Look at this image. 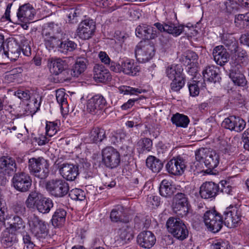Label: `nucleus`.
<instances>
[{
	"mask_svg": "<svg viewBox=\"0 0 249 249\" xmlns=\"http://www.w3.org/2000/svg\"><path fill=\"white\" fill-rule=\"evenodd\" d=\"M83 14L81 9L71 8L67 10V21L70 23H76L78 21V18Z\"/></svg>",
	"mask_w": 249,
	"mask_h": 249,
	"instance_id": "nucleus-43",
	"label": "nucleus"
},
{
	"mask_svg": "<svg viewBox=\"0 0 249 249\" xmlns=\"http://www.w3.org/2000/svg\"><path fill=\"white\" fill-rule=\"evenodd\" d=\"M46 189L50 193L55 197H63L69 190L68 183L62 179H52L46 184Z\"/></svg>",
	"mask_w": 249,
	"mask_h": 249,
	"instance_id": "nucleus-10",
	"label": "nucleus"
},
{
	"mask_svg": "<svg viewBox=\"0 0 249 249\" xmlns=\"http://www.w3.org/2000/svg\"><path fill=\"white\" fill-rule=\"evenodd\" d=\"M23 242L25 244V247L28 249H33L35 247L34 242L31 240V236L26 233L23 236Z\"/></svg>",
	"mask_w": 249,
	"mask_h": 249,
	"instance_id": "nucleus-57",
	"label": "nucleus"
},
{
	"mask_svg": "<svg viewBox=\"0 0 249 249\" xmlns=\"http://www.w3.org/2000/svg\"><path fill=\"white\" fill-rule=\"evenodd\" d=\"M50 141L48 137L44 135H40L38 137L36 138V142L39 145H43L48 143Z\"/></svg>",
	"mask_w": 249,
	"mask_h": 249,
	"instance_id": "nucleus-61",
	"label": "nucleus"
},
{
	"mask_svg": "<svg viewBox=\"0 0 249 249\" xmlns=\"http://www.w3.org/2000/svg\"><path fill=\"white\" fill-rule=\"evenodd\" d=\"M59 172L63 178L69 181H73L79 174L78 167L73 164L63 163L60 167Z\"/></svg>",
	"mask_w": 249,
	"mask_h": 249,
	"instance_id": "nucleus-23",
	"label": "nucleus"
},
{
	"mask_svg": "<svg viewBox=\"0 0 249 249\" xmlns=\"http://www.w3.org/2000/svg\"><path fill=\"white\" fill-rule=\"evenodd\" d=\"M66 96H68L66 95L65 93L60 89L56 90V99L57 102L60 106L61 108H63V106H67V101Z\"/></svg>",
	"mask_w": 249,
	"mask_h": 249,
	"instance_id": "nucleus-52",
	"label": "nucleus"
},
{
	"mask_svg": "<svg viewBox=\"0 0 249 249\" xmlns=\"http://www.w3.org/2000/svg\"><path fill=\"white\" fill-rule=\"evenodd\" d=\"M86 69V64L85 61L82 59L77 60L71 69V74L74 77H78Z\"/></svg>",
	"mask_w": 249,
	"mask_h": 249,
	"instance_id": "nucleus-46",
	"label": "nucleus"
},
{
	"mask_svg": "<svg viewBox=\"0 0 249 249\" xmlns=\"http://www.w3.org/2000/svg\"><path fill=\"white\" fill-rule=\"evenodd\" d=\"M139 100L138 98L130 99L128 101L124 103L122 106L121 108L122 110H127L131 108L134 105V103Z\"/></svg>",
	"mask_w": 249,
	"mask_h": 249,
	"instance_id": "nucleus-62",
	"label": "nucleus"
},
{
	"mask_svg": "<svg viewBox=\"0 0 249 249\" xmlns=\"http://www.w3.org/2000/svg\"><path fill=\"white\" fill-rule=\"evenodd\" d=\"M106 104L105 98L101 95L97 94L88 100L87 110L92 114H97L104 109Z\"/></svg>",
	"mask_w": 249,
	"mask_h": 249,
	"instance_id": "nucleus-18",
	"label": "nucleus"
},
{
	"mask_svg": "<svg viewBox=\"0 0 249 249\" xmlns=\"http://www.w3.org/2000/svg\"><path fill=\"white\" fill-rule=\"evenodd\" d=\"M10 230L6 228L1 234V243L4 248L11 247L17 241L15 234L10 232Z\"/></svg>",
	"mask_w": 249,
	"mask_h": 249,
	"instance_id": "nucleus-33",
	"label": "nucleus"
},
{
	"mask_svg": "<svg viewBox=\"0 0 249 249\" xmlns=\"http://www.w3.org/2000/svg\"><path fill=\"white\" fill-rule=\"evenodd\" d=\"M183 68L180 65L173 64L168 66L165 71L166 76L171 80L180 78L184 76L182 74Z\"/></svg>",
	"mask_w": 249,
	"mask_h": 249,
	"instance_id": "nucleus-32",
	"label": "nucleus"
},
{
	"mask_svg": "<svg viewBox=\"0 0 249 249\" xmlns=\"http://www.w3.org/2000/svg\"><path fill=\"white\" fill-rule=\"evenodd\" d=\"M198 58V55L195 52L188 51L186 52L184 61L185 64L188 66V69H195L196 67Z\"/></svg>",
	"mask_w": 249,
	"mask_h": 249,
	"instance_id": "nucleus-42",
	"label": "nucleus"
},
{
	"mask_svg": "<svg viewBox=\"0 0 249 249\" xmlns=\"http://www.w3.org/2000/svg\"><path fill=\"white\" fill-rule=\"evenodd\" d=\"M135 53L137 60L140 62L144 63L154 56L155 49L153 45L148 41H141L136 46Z\"/></svg>",
	"mask_w": 249,
	"mask_h": 249,
	"instance_id": "nucleus-9",
	"label": "nucleus"
},
{
	"mask_svg": "<svg viewBox=\"0 0 249 249\" xmlns=\"http://www.w3.org/2000/svg\"><path fill=\"white\" fill-rule=\"evenodd\" d=\"M28 168L31 174L41 179L47 178L49 173L48 161L42 157L30 159Z\"/></svg>",
	"mask_w": 249,
	"mask_h": 249,
	"instance_id": "nucleus-3",
	"label": "nucleus"
},
{
	"mask_svg": "<svg viewBox=\"0 0 249 249\" xmlns=\"http://www.w3.org/2000/svg\"><path fill=\"white\" fill-rule=\"evenodd\" d=\"M106 138V132L104 129L96 127L92 129L89 137L91 142L98 143L101 142Z\"/></svg>",
	"mask_w": 249,
	"mask_h": 249,
	"instance_id": "nucleus-40",
	"label": "nucleus"
},
{
	"mask_svg": "<svg viewBox=\"0 0 249 249\" xmlns=\"http://www.w3.org/2000/svg\"><path fill=\"white\" fill-rule=\"evenodd\" d=\"M46 134L48 137H51L54 135L58 129V123L56 122H46Z\"/></svg>",
	"mask_w": 249,
	"mask_h": 249,
	"instance_id": "nucleus-48",
	"label": "nucleus"
},
{
	"mask_svg": "<svg viewBox=\"0 0 249 249\" xmlns=\"http://www.w3.org/2000/svg\"><path fill=\"white\" fill-rule=\"evenodd\" d=\"M102 163L107 168L113 169L118 167L120 163L119 152L111 146L107 147L102 151Z\"/></svg>",
	"mask_w": 249,
	"mask_h": 249,
	"instance_id": "nucleus-8",
	"label": "nucleus"
},
{
	"mask_svg": "<svg viewBox=\"0 0 249 249\" xmlns=\"http://www.w3.org/2000/svg\"><path fill=\"white\" fill-rule=\"evenodd\" d=\"M135 32L137 37L144 39H152L157 36V32L155 28L145 24L139 25Z\"/></svg>",
	"mask_w": 249,
	"mask_h": 249,
	"instance_id": "nucleus-22",
	"label": "nucleus"
},
{
	"mask_svg": "<svg viewBox=\"0 0 249 249\" xmlns=\"http://www.w3.org/2000/svg\"><path fill=\"white\" fill-rule=\"evenodd\" d=\"M35 9L30 3L20 6L17 13L19 22L27 23L33 20L35 15Z\"/></svg>",
	"mask_w": 249,
	"mask_h": 249,
	"instance_id": "nucleus-19",
	"label": "nucleus"
},
{
	"mask_svg": "<svg viewBox=\"0 0 249 249\" xmlns=\"http://www.w3.org/2000/svg\"><path fill=\"white\" fill-rule=\"evenodd\" d=\"M67 214L66 211L61 208L57 209L54 213L52 219V223L54 227H59L63 225L66 220Z\"/></svg>",
	"mask_w": 249,
	"mask_h": 249,
	"instance_id": "nucleus-34",
	"label": "nucleus"
},
{
	"mask_svg": "<svg viewBox=\"0 0 249 249\" xmlns=\"http://www.w3.org/2000/svg\"><path fill=\"white\" fill-rule=\"evenodd\" d=\"M123 209L122 206H118L114 209L110 213V217L112 221H124L123 218Z\"/></svg>",
	"mask_w": 249,
	"mask_h": 249,
	"instance_id": "nucleus-47",
	"label": "nucleus"
},
{
	"mask_svg": "<svg viewBox=\"0 0 249 249\" xmlns=\"http://www.w3.org/2000/svg\"><path fill=\"white\" fill-rule=\"evenodd\" d=\"M152 145V141L150 139L144 138L138 141L136 144V148L140 154H143L150 151Z\"/></svg>",
	"mask_w": 249,
	"mask_h": 249,
	"instance_id": "nucleus-37",
	"label": "nucleus"
},
{
	"mask_svg": "<svg viewBox=\"0 0 249 249\" xmlns=\"http://www.w3.org/2000/svg\"><path fill=\"white\" fill-rule=\"evenodd\" d=\"M203 220L208 229L213 232L219 231L222 227L223 218L214 210L207 211L204 214Z\"/></svg>",
	"mask_w": 249,
	"mask_h": 249,
	"instance_id": "nucleus-6",
	"label": "nucleus"
},
{
	"mask_svg": "<svg viewBox=\"0 0 249 249\" xmlns=\"http://www.w3.org/2000/svg\"><path fill=\"white\" fill-rule=\"evenodd\" d=\"M223 42L227 47H230L231 46H232V47L234 48V50L235 47H236V43L235 42L234 38L233 37L228 35H226L223 36Z\"/></svg>",
	"mask_w": 249,
	"mask_h": 249,
	"instance_id": "nucleus-55",
	"label": "nucleus"
},
{
	"mask_svg": "<svg viewBox=\"0 0 249 249\" xmlns=\"http://www.w3.org/2000/svg\"><path fill=\"white\" fill-rule=\"evenodd\" d=\"M128 12L130 17L133 20H137L139 19L141 15L140 10L138 9H134L132 8L129 9Z\"/></svg>",
	"mask_w": 249,
	"mask_h": 249,
	"instance_id": "nucleus-60",
	"label": "nucleus"
},
{
	"mask_svg": "<svg viewBox=\"0 0 249 249\" xmlns=\"http://www.w3.org/2000/svg\"><path fill=\"white\" fill-rule=\"evenodd\" d=\"M28 224L30 231L37 238H44L47 235V223L35 214L28 217Z\"/></svg>",
	"mask_w": 249,
	"mask_h": 249,
	"instance_id": "nucleus-7",
	"label": "nucleus"
},
{
	"mask_svg": "<svg viewBox=\"0 0 249 249\" xmlns=\"http://www.w3.org/2000/svg\"><path fill=\"white\" fill-rule=\"evenodd\" d=\"M69 196L72 200L83 201L85 199L84 192L77 188L73 189L69 192Z\"/></svg>",
	"mask_w": 249,
	"mask_h": 249,
	"instance_id": "nucleus-49",
	"label": "nucleus"
},
{
	"mask_svg": "<svg viewBox=\"0 0 249 249\" xmlns=\"http://www.w3.org/2000/svg\"><path fill=\"white\" fill-rule=\"evenodd\" d=\"M146 164L147 167L154 173H159L163 167L161 161L153 156H149L147 158Z\"/></svg>",
	"mask_w": 249,
	"mask_h": 249,
	"instance_id": "nucleus-35",
	"label": "nucleus"
},
{
	"mask_svg": "<svg viewBox=\"0 0 249 249\" xmlns=\"http://www.w3.org/2000/svg\"><path fill=\"white\" fill-rule=\"evenodd\" d=\"M16 169L15 160L9 157H2L0 158V170L4 174L10 175L13 174Z\"/></svg>",
	"mask_w": 249,
	"mask_h": 249,
	"instance_id": "nucleus-27",
	"label": "nucleus"
},
{
	"mask_svg": "<svg viewBox=\"0 0 249 249\" xmlns=\"http://www.w3.org/2000/svg\"><path fill=\"white\" fill-rule=\"evenodd\" d=\"M172 207L174 212L180 217L187 215L189 211L187 196L183 193H177L174 197Z\"/></svg>",
	"mask_w": 249,
	"mask_h": 249,
	"instance_id": "nucleus-11",
	"label": "nucleus"
},
{
	"mask_svg": "<svg viewBox=\"0 0 249 249\" xmlns=\"http://www.w3.org/2000/svg\"><path fill=\"white\" fill-rule=\"evenodd\" d=\"M218 189L216 184L213 182H206L201 185L199 193L202 198L207 199L214 197Z\"/></svg>",
	"mask_w": 249,
	"mask_h": 249,
	"instance_id": "nucleus-25",
	"label": "nucleus"
},
{
	"mask_svg": "<svg viewBox=\"0 0 249 249\" xmlns=\"http://www.w3.org/2000/svg\"><path fill=\"white\" fill-rule=\"evenodd\" d=\"M202 74L204 81L209 82L216 83L220 79L219 69L215 66L206 67L203 71Z\"/></svg>",
	"mask_w": 249,
	"mask_h": 249,
	"instance_id": "nucleus-28",
	"label": "nucleus"
},
{
	"mask_svg": "<svg viewBox=\"0 0 249 249\" xmlns=\"http://www.w3.org/2000/svg\"><path fill=\"white\" fill-rule=\"evenodd\" d=\"M5 203L4 201L0 198V221L4 222L5 220Z\"/></svg>",
	"mask_w": 249,
	"mask_h": 249,
	"instance_id": "nucleus-59",
	"label": "nucleus"
},
{
	"mask_svg": "<svg viewBox=\"0 0 249 249\" xmlns=\"http://www.w3.org/2000/svg\"><path fill=\"white\" fill-rule=\"evenodd\" d=\"M171 83V89L174 91H178L185 84L184 76L181 77L180 78H176L172 79Z\"/></svg>",
	"mask_w": 249,
	"mask_h": 249,
	"instance_id": "nucleus-51",
	"label": "nucleus"
},
{
	"mask_svg": "<svg viewBox=\"0 0 249 249\" xmlns=\"http://www.w3.org/2000/svg\"><path fill=\"white\" fill-rule=\"evenodd\" d=\"M245 121L238 116H230L225 118L222 123V125L231 131L239 132L245 127Z\"/></svg>",
	"mask_w": 249,
	"mask_h": 249,
	"instance_id": "nucleus-17",
	"label": "nucleus"
},
{
	"mask_svg": "<svg viewBox=\"0 0 249 249\" xmlns=\"http://www.w3.org/2000/svg\"><path fill=\"white\" fill-rule=\"evenodd\" d=\"M171 121L173 124L177 127L183 128L187 127L190 122V120L187 116L178 113L173 115L171 118Z\"/></svg>",
	"mask_w": 249,
	"mask_h": 249,
	"instance_id": "nucleus-38",
	"label": "nucleus"
},
{
	"mask_svg": "<svg viewBox=\"0 0 249 249\" xmlns=\"http://www.w3.org/2000/svg\"><path fill=\"white\" fill-rule=\"evenodd\" d=\"M249 22V13L245 14H239L235 16V23L237 26H240L242 24L244 25L245 23Z\"/></svg>",
	"mask_w": 249,
	"mask_h": 249,
	"instance_id": "nucleus-54",
	"label": "nucleus"
},
{
	"mask_svg": "<svg viewBox=\"0 0 249 249\" xmlns=\"http://www.w3.org/2000/svg\"><path fill=\"white\" fill-rule=\"evenodd\" d=\"M200 84L199 81H193L192 83L189 84L188 88L191 96L195 97L199 94V86Z\"/></svg>",
	"mask_w": 249,
	"mask_h": 249,
	"instance_id": "nucleus-53",
	"label": "nucleus"
},
{
	"mask_svg": "<svg viewBox=\"0 0 249 249\" xmlns=\"http://www.w3.org/2000/svg\"><path fill=\"white\" fill-rule=\"evenodd\" d=\"M48 67L51 73L57 75L62 73L66 66L65 61L60 58H50L48 60Z\"/></svg>",
	"mask_w": 249,
	"mask_h": 249,
	"instance_id": "nucleus-26",
	"label": "nucleus"
},
{
	"mask_svg": "<svg viewBox=\"0 0 249 249\" xmlns=\"http://www.w3.org/2000/svg\"><path fill=\"white\" fill-rule=\"evenodd\" d=\"M166 227L168 231L178 240H183L188 235L186 226L179 218L170 217L167 221Z\"/></svg>",
	"mask_w": 249,
	"mask_h": 249,
	"instance_id": "nucleus-4",
	"label": "nucleus"
},
{
	"mask_svg": "<svg viewBox=\"0 0 249 249\" xmlns=\"http://www.w3.org/2000/svg\"><path fill=\"white\" fill-rule=\"evenodd\" d=\"M195 158L198 162L204 163L207 168V173H211L219 163V155L215 151L206 148H202L197 150L195 153Z\"/></svg>",
	"mask_w": 249,
	"mask_h": 249,
	"instance_id": "nucleus-2",
	"label": "nucleus"
},
{
	"mask_svg": "<svg viewBox=\"0 0 249 249\" xmlns=\"http://www.w3.org/2000/svg\"><path fill=\"white\" fill-rule=\"evenodd\" d=\"M15 95L20 99L27 100L30 98L31 95L28 90L19 89L15 92Z\"/></svg>",
	"mask_w": 249,
	"mask_h": 249,
	"instance_id": "nucleus-56",
	"label": "nucleus"
},
{
	"mask_svg": "<svg viewBox=\"0 0 249 249\" xmlns=\"http://www.w3.org/2000/svg\"><path fill=\"white\" fill-rule=\"evenodd\" d=\"M77 45L73 41L67 40L61 42L58 45V51L61 53L67 54L71 52L76 48Z\"/></svg>",
	"mask_w": 249,
	"mask_h": 249,
	"instance_id": "nucleus-44",
	"label": "nucleus"
},
{
	"mask_svg": "<svg viewBox=\"0 0 249 249\" xmlns=\"http://www.w3.org/2000/svg\"><path fill=\"white\" fill-rule=\"evenodd\" d=\"M7 51H3L4 56L12 61L16 60L20 54L19 46L15 42H11L7 44Z\"/></svg>",
	"mask_w": 249,
	"mask_h": 249,
	"instance_id": "nucleus-31",
	"label": "nucleus"
},
{
	"mask_svg": "<svg viewBox=\"0 0 249 249\" xmlns=\"http://www.w3.org/2000/svg\"><path fill=\"white\" fill-rule=\"evenodd\" d=\"M42 198L40 194L36 191L31 192L25 201V204L27 208L30 209H36V204Z\"/></svg>",
	"mask_w": 249,
	"mask_h": 249,
	"instance_id": "nucleus-41",
	"label": "nucleus"
},
{
	"mask_svg": "<svg viewBox=\"0 0 249 249\" xmlns=\"http://www.w3.org/2000/svg\"><path fill=\"white\" fill-rule=\"evenodd\" d=\"M168 172L175 176H180L183 174L186 168V162L181 156L173 157L166 164Z\"/></svg>",
	"mask_w": 249,
	"mask_h": 249,
	"instance_id": "nucleus-13",
	"label": "nucleus"
},
{
	"mask_svg": "<svg viewBox=\"0 0 249 249\" xmlns=\"http://www.w3.org/2000/svg\"><path fill=\"white\" fill-rule=\"evenodd\" d=\"M134 237L132 223H128L124 225L118 231L116 242L124 244L130 241Z\"/></svg>",
	"mask_w": 249,
	"mask_h": 249,
	"instance_id": "nucleus-20",
	"label": "nucleus"
},
{
	"mask_svg": "<svg viewBox=\"0 0 249 249\" xmlns=\"http://www.w3.org/2000/svg\"><path fill=\"white\" fill-rule=\"evenodd\" d=\"M95 4L97 6L101 8H107L111 5V0H96Z\"/></svg>",
	"mask_w": 249,
	"mask_h": 249,
	"instance_id": "nucleus-64",
	"label": "nucleus"
},
{
	"mask_svg": "<svg viewBox=\"0 0 249 249\" xmlns=\"http://www.w3.org/2000/svg\"><path fill=\"white\" fill-rule=\"evenodd\" d=\"M123 73L125 74L134 76L140 71V68L136 62L132 59H126L122 61Z\"/></svg>",
	"mask_w": 249,
	"mask_h": 249,
	"instance_id": "nucleus-29",
	"label": "nucleus"
},
{
	"mask_svg": "<svg viewBox=\"0 0 249 249\" xmlns=\"http://www.w3.org/2000/svg\"><path fill=\"white\" fill-rule=\"evenodd\" d=\"M231 67L229 73L230 78L234 84L239 86H244L247 80L243 73V67L248 63L246 52L242 51L237 52L232 57Z\"/></svg>",
	"mask_w": 249,
	"mask_h": 249,
	"instance_id": "nucleus-1",
	"label": "nucleus"
},
{
	"mask_svg": "<svg viewBox=\"0 0 249 249\" xmlns=\"http://www.w3.org/2000/svg\"><path fill=\"white\" fill-rule=\"evenodd\" d=\"M29 105L31 107L34 106L33 109L37 110L40 105L41 96L38 93L36 92L32 93L30 98Z\"/></svg>",
	"mask_w": 249,
	"mask_h": 249,
	"instance_id": "nucleus-50",
	"label": "nucleus"
},
{
	"mask_svg": "<svg viewBox=\"0 0 249 249\" xmlns=\"http://www.w3.org/2000/svg\"><path fill=\"white\" fill-rule=\"evenodd\" d=\"M225 225L229 228L236 227L241 220V212L236 206H230L224 213Z\"/></svg>",
	"mask_w": 249,
	"mask_h": 249,
	"instance_id": "nucleus-12",
	"label": "nucleus"
},
{
	"mask_svg": "<svg viewBox=\"0 0 249 249\" xmlns=\"http://www.w3.org/2000/svg\"><path fill=\"white\" fill-rule=\"evenodd\" d=\"M94 78L99 82H105L111 79L110 74L102 65H96L93 68Z\"/></svg>",
	"mask_w": 249,
	"mask_h": 249,
	"instance_id": "nucleus-30",
	"label": "nucleus"
},
{
	"mask_svg": "<svg viewBox=\"0 0 249 249\" xmlns=\"http://www.w3.org/2000/svg\"><path fill=\"white\" fill-rule=\"evenodd\" d=\"M154 25L160 32H165L175 37L179 36L184 29L183 25H177L168 20H166L162 23L156 22Z\"/></svg>",
	"mask_w": 249,
	"mask_h": 249,
	"instance_id": "nucleus-16",
	"label": "nucleus"
},
{
	"mask_svg": "<svg viewBox=\"0 0 249 249\" xmlns=\"http://www.w3.org/2000/svg\"><path fill=\"white\" fill-rule=\"evenodd\" d=\"M98 56L102 63H104L105 64H109L111 60L106 52H100Z\"/></svg>",
	"mask_w": 249,
	"mask_h": 249,
	"instance_id": "nucleus-63",
	"label": "nucleus"
},
{
	"mask_svg": "<svg viewBox=\"0 0 249 249\" xmlns=\"http://www.w3.org/2000/svg\"><path fill=\"white\" fill-rule=\"evenodd\" d=\"M53 207V203L52 200L49 198L42 197L38 203L36 204V209L39 213L44 214L48 213Z\"/></svg>",
	"mask_w": 249,
	"mask_h": 249,
	"instance_id": "nucleus-39",
	"label": "nucleus"
},
{
	"mask_svg": "<svg viewBox=\"0 0 249 249\" xmlns=\"http://www.w3.org/2000/svg\"><path fill=\"white\" fill-rule=\"evenodd\" d=\"M15 72V70H14L7 72L4 77L5 81L7 83L13 82L18 76V74L16 73Z\"/></svg>",
	"mask_w": 249,
	"mask_h": 249,
	"instance_id": "nucleus-58",
	"label": "nucleus"
},
{
	"mask_svg": "<svg viewBox=\"0 0 249 249\" xmlns=\"http://www.w3.org/2000/svg\"><path fill=\"white\" fill-rule=\"evenodd\" d=\"M61 30L58 25L50 23L48 28L42 32L43 41L46 48L49 51L58 47L59 39L54 36V34L60 33Z\"/></svg>",
	"mask_w": 249,
	"mask_h": 249,
	"instance_id": "nucleus-5",
	"label": "nucleus"
},
{
	"mask_svg": "<svg viewBox=\"0 0 249 249\" xmlns=\"http://www.w3.org/2000/svg\"><path fill=\"white\" fill-rule=\"evenodd\" d=\"M138 244L144 249L151 248L156 242V237L150 231H143L137 236Z\"/></svg>",
	"mask_w": 249,
	"mask_h": 249,
	"instance_id": "nucleus-21",
	"label": "nucleus"
},
{
	"mask_svg": "<svg viewBox=\"0 0 249 249\" xmlns=\"http://www.w3.org/2000/svg\"><path fill=\"white\" fill-rule=\"evenodd\" d=\"M32 179L28 174L23 172L15 174L13 178L14 188L21 192L28 191L32 185Z\"/></svg>",
	"mask_w": 249,
	"mask_h": 249,
	"instance_id": "nucleus-14",
	"label": "nucleus"
},
{
	"mask_svg": "<svg viewBox=\"0 0 249 249\" xmlns=\"http://www.w3.org/2000/svg\"><path fill=\"white\" fill-rule=\"evenodd\" d=\"M213 55L215 63L220 66L224 65L230 58L227 50L222 45H219L213 48Z\"/></svg>",
	"mask_w": 249,
	"mask_h": 249,
	"instance_id": "nucleus-24",
	"label": "nucleus"
},
{
	"mask_svg": "<svg viewBox=\"0 0 249 249\" xmlns=\"http://www.w3.org/2000/svg\"><path fill=\"white\" fill-rule=\"evenodd\" d=\"M95 30V23L92 19L82 20L77 29V36L82 39H89L92 37Z\"/></svg>",
	"mask_w": 249,
	"mask_h": 249,
	"instance_id": "nucleus-15",
	"label": "nucleus"
},
{
	"mask_svg": "<svg viewBox=\"0 0 249 249\" xmlns=\"http://www.w3.org/2000/svg\"><path fill=\"white\" fill-rule=\"evenodd\" d=\"M8 228L12 232H20L25 228V224L22 219L18 216H14L9 222Z\"/></svg>",
	"mask_w": 249,
	"mask_h": 249,
	"instance_id": "nucleus-36",
	"label": "nucleus"
},
{
	"mask_svg": "<svg viewBox=\"0 0 249 249\" xmlns=\"http://www.w3.org/2000/svg\"><path fill=\"white\" fill-rule=\"evenodd\" d=\"M160 195L163 197H169L172 195L173 191L170 182L167 179H163L159 187Z\"/></svg>",
	"mask_w": 249,
	"mask_h": 249,
	"instance_id": "nucleus-45",
	"label": "nucleus"
}]
</instances>
